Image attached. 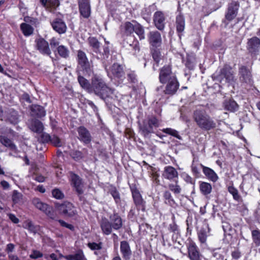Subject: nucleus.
Segmentation results:
<instances>
[{
  "label": "nucleus",
  "mask_w": 260,
  "mask_h": 260,
  "mask_svg": "<svg viewBox=\"0 0 260 260\" xmlns=\"http://www.w3.org/2000/svg\"><path fill=\"white\" fill-rule=\"evenodd\" d=\"M192 118L197 125L204 131H210L216 127V123L205 110L196 109L193 112Z\"/></svg>",
  "instance_id": "1"
},
{
  "label": "nucleus",
  "mask_w": 260,
  "mask_h": 260,
  "mask_svg": "<svg viewBox=\"0 0 260 260\" xmlns=\"http://www.w3.org/2000/svg\"><path fill=\"white\" fill-rule=\"evenodd\" d=\"M89 92H94L101 99L106 100L113 94V89L108 87L100 76L94 75L91 79Z\"/></svg>",
  "instance_id": "2"
},
{
  "label": "nucleus",
  "mask_w": 260,
  "mask_h": 260,
  "mask_svg": "<svg viewBox=\"0 0 260 260\" xmlns=\"http://www.w3.org/2000/svg\"><path fill=\"white\" fill-rule=\"evenodd\" d=\"M88 43L92 51L96 54V57L98 59L104 60L108 58L110 50L108 46H104L102 51L100 49V43L94 37H89L88 39Z\"/></svg>",
  "instance_id": "3"
},
{
  "label": "nucleus",
  "mask_w": 260,
  "mask_h": 260,
  "mask_svg": "<svg viewBox=\"0 0 260 260\" xmlns=\"http://www.w3.org/2000/svg\"><path fill=\"white\" fill-rule=\"evenodd\" d=\"M159 125V120L155 117L152 116L143 121L142 124L140 126V129L141 134L144 137H147L153 132L154 127H157Z\"/></svg>",
  "instance_id": "4"
},
{
  "label": "nucleus",
  "mask_w": 260,
  "mask_h": 260,
  "mask_svg": "<svg viewBox=\"0 0 260 260\" xmlns=\"http://www.w3.org/2000/svg\"><path fill=\"white\" fill-rule=\"evenodd\" d=\"M56 208L60 214L69 217H73L78 214L75 206L69 202L57 204L56 205Z\"/></svg>",
  "instance_id": "5"
},
{
  "label": "nucleus",
  "mask_w": 260,
  "mask_h": 260,
  "mask_svg": "<svg viewBox=\"0 0 260 260\" xmlns=\"http://www.w3.org/2000/svg\"><path fill=\"white\" fill-rule=\"evenodd\" d=\"M239 4L238 2L232 1L228 5L225 12L224 19L222 22L226 26L229 23L234 20L237 16L239 8Z\"/></svg>",
  "instance_id": "6"
},
{
  "label": "nucleus",
  "mask_w": 260,
  "mask_h": 260,
  "mask_svg": "<svg viewBox=\"0 0 260 260\" xmlns=\"http://www.w3.org/2000/svg\"><path fill=\"white\" fill-rule=\"evenodd\" d=\"M234 75L235 72L232 67L228 64H225L220 69L219 74L217 76L216 78L220 82L225 79L226 82L232 84L236 80Z\"/></svg>",
  "instance_id": "7"
},
{
  "label": "nucleus",
  "mask_w": 260,
  "mask_h": 260,
  "mask_svg": "<svg viewBox=\"0 0 260 260\" xmlns=\"http://www.w3.org/2000/svg\"><path fill=\"white\" fill-rule=\"evenodd\" d=\"M77 61L82 71L87 75H90L92 74V67L90 66L86 53L82 51L77 52Z\"/></svg>",
  "instance_id": "8"
},
{
  "label": "nucleus",
  "mask_w": 260,
  "mask_h": 260,
  "mask_svg": "<svg viewBox=\"0 0 260 260\" xmlns=\"http://www.w3.org/2000/svg\"><path fill=\"white\" fill-rule=\"evenodd\" d=\"M105 69L108 77L111 79L122 80L124 77L123 67L117 63H113L108 69Z\"/></svg>",
  "instance_id": "9"
},
{
  "label": "nucleus",
  "mask_w": 260,
  "mask_h": 260,
  "mask_svg": "<svg viewBox=\"0 0 260 260\" xmlns=\"http://www.w3.org/2000/svg\"><path fill=\"white\" fill-rule=\"evenodd\" d=\"M175 78L176 76L172 72L171 66H165L160 69L159 80L161 83H166L167 82Z\"/></svg>",
  "instance_id": "10"
},
{
  "label": "nucleus",
  "mask_w": 260,
  "mask_h": 260,
  "mask_svg": "<svg viewBox=\"0 0 260 260\" xmlns=\"http://www.w3.org/2000/svg\"><path fill=\"white\" fill-rule=\"evenodd\" d=\"M188 256L190 260H201L202 255L195 242L189 240L187 244Z\"/></svg>",
  "instance_id": "11"
},
{
  "label": "nucleus",
  "mask_w": 260,
  "mask_h": 260,
  "mask_svg": "<svg viewBox=\"0 0 260 260\" xmlns=\"http://www.w3.org/2000/svg\"><path fill=\"white\" fill-rule=\"evenodd\" d=\"M78 4L80 16L85 19L89 18L91 12L90 0H78Z\"/></svg>",
  "instance_id": "12"
},
{
  "label": "nucleus",
  "mask_w": 260,
  "mask_h": 260,
  "mask_svg": "<svg viewBox=\"0 0 260 260\" xmlns=\"http://www.w3.org/2000/svg\"><path fill=\"white\" fill-rule=\"evenodd\" d=\"M35 48L43 55H50L51 51L48 42L43 38L36 39L35 41Z\"/></svg>",
  "instance_id": "13"
},
{
  "label": "nucleus",
  "mask_w": 260,
  "mask_h": 260,
  "mask_svg": "<svg viewBox=\"0 0 260 260\" xmlns=\"http://www.w3.org/2000/svg\"><path fill=\"white\" fill-rule=\"evenodd\" d=\"M246 48L251 54H257L260 51V39L256 37L248 39Z\"/></svg>",
  "instance_id": "14"
},
{
  "label": "nucleus",
  "mask_w": 260,
  "mask_h": 260,
  "mask_svg": "<svg viewBox=\"0 0 260 260\" xmlns=\"http://www.w3.org/2000/svg\"><path fill=\"white\" fill-rule=\"evenodd\" d=\"M132 193L134 203L139 210L145 211V202L142 198L139 190L136 188H132Z\"/></svg>",
  "instance_id": "15"
},
{
  "label": "nucleus",
  "mask_w": 260,
  "mask_h": 260,
  "mask_svg": "<svg viewBox=\"0 0 260 260\" xmlns=\"http://www.w3.org/2000/svg\"><path fill=\"white\" fill-rule=\"evenodd\" d=\"M137 22L134 21L131 22H126L120 25V31L122 37H129L130 38L131 35L133 33L135 30L136 24Z\"/></svg>",
  "instance_id": "16"
},
{
  "label": "nucleus",
  "mask_w": 260,
  "mask_h": 260,
  "mask_svg": "<svg viewBox=\"0 0 260 260\" xmlns=\"http://www.w3.org/2000/svg\"><path fill=\"white\" fill-rule=\"evenodd\" d=\"M153 23L155 26L159 30H162L165 26L166 17L161 11H156L153 17Z\"/></svg>",
  "instance_id": "17"
},
{
  "label": "nucleus",
  "mask_w": 260,
  "mask_h": 260,
  "mask_svg": "<svg viewBox=\"0 0 260 260\" xmlns=\"http://www.w3.org/2000/svg\"><path fill=\"white\" fill-rule=\"evenodd\" d=\"M78 139L85 144H87L91 141V136L89 131L84 126H81L77 129Z\"/></svg>",
  "instance_id": "18"
},
{
  "label": "nucleus",
  "mask_w": 260,
  "mask_h": 260,
  "mask_svg": "<svg viewBox=\"0 0 260 260\" xmlns=\"http://www.w3.org/2000/svg\"><path fill=\"white\" fill-rule=\"evenodd\" d=\"M72 184L75 187L76 191L79 194L83 193V184L81 178L77 174L72 172H70Z\"/></svg>",
  "instance_id": "19"
},
{
  "label": "nucleus",
  "mask_w": 260,
  "mask_h": 260,
  "mask_svg": "<svg viewBox=\"0 0 260 260\" xmlns=\"http://www.w3.org/2000/svg\"><path fill=\"white\" fill-rule=\"evenodd\" d=\"M165 89L164 90L166 94L174 95L176 93L179 87V83L177 78L167 82Z\"/></svg>",
  "instance_id": "20"
},
{
  "label": "nucleus",
  "mask_w": 260,
  "mask_h": 260,
  "mask_svg": "<svg viewBox=\"0 0 260 260\" xmlns=\"http://www.w3.org/2000/svg\"><path fill=\"white\" fill-rule=\"evenodd\" d=\"M51 25L53 29L59 34L66 32L67 27L64 21L60 18H55L51 22Z\"/></svg>",
  "instance_id": "21"
},
{
  "label": "nucleus",
  "mask_w": 260,
  "mask_h": 260,
  "mask_svg": "<svg viewBox=\"0 0 260 260\" xmlns=\"http://www.w3.org/2000/svg\"><path fill=\"white\" fill-rule=\"evenodd\" d=\"M162 177L169 180H175L178 179V173L176 169L174 167L168 166L164 168V170L162 174Z\"/></svg>",
  "instance_id": "22"
},
{
  "label": "nucleus",
  "mask_w": 260,
  "mask_h": 260,
  "mask_svg": "<svg viewBox=\"0 0 260 260\" xmlns=\"http://www.w3.org/2000/svg\"><path fill=\"white\" fill-rule=\"evenodd\" d=\"M210 229L207 223L203 225L198 232V238L201 244L206 245L207 237L210 235Z\"/></svg>",
  "instance_id": "23"
},
{
  "label": "nucleus",
  "mask_w": 260,
  "mask_h": 260,
  "mask_svg": "<svg viewBox=\"0 0 260 260\" xmlns=\"http://www.w3.org/2000/svg\"><path fill=\"white\" fill-rule=\"evenodd\" d=\"M120 251L124 260H129L132 255L129 243L126 241L120 242Z\"/></svg>",
  "instance_id": "24"
},
{
  "label": "nucleus",
  "mask_w": 260,
  "mask_h": 260,
  "mask_svg": "<svg viewBox=\"0 0 260 260\" xmlns=\"http://www.w3.org/2000/svg\"><path fill=\"white\" fill-rule=\"evenodd\" d=\"M240 79L242 82L251 84L252 75L249 69L245 66H242L239 69Z\"/></svg>",
  "instance_id": "25"
},
{
  "label": "nucleus",
  "mask_w": 260,
  "mask_h": 260,
  "mask_svg": "<svg viewBox=\"0 0 260 260\" xmlns=\"http://www.w3.org/2000/svg\"><path fill=\"white\" fill-rule=\"evenodd\" d=\"M128 39L132 40V43H129L128 40L124 39L123 43V47L129 50L134 55H136L140 50L139 43L133 37H130Z\"/></svg>",
  "instance_id": "26"
},
{
  "label": "nucleus",
  "mask_w": 260,
  "mask_h": 260,
  "mask_svg": "<svg viewBox=\"0 0 260 260\" xmlns=\"http://www.w3.org/2000/svg\"><path fill=\"white\" fill-rule=\"evenodd\" d=\"M128 39L132 40V43H129L128 40L124 39L123 43V47L129 50L134 55H136L140 50L139 43L133 37H130Z\"/></svg>",
  "instance_id": "27"
},
{
  "label": "nucleus",
  "mask_w": 260,
  "mask_h": 260,
  "mask_svg": "<svg viewBox=\"0 0 260 260\" xmlns=\"http://www.w3.org/2000/svg\"><path fill=\"white\" fill-rule=\"evenodd\" d=\"M100 228L103 234L109 235L112 234L113 229L112 223L106 217H102L99 222Z\"/></svg>",
  "instance_id": "28"
},
{
  "label": "nucleus",
  "mask_w": 260,
  "mask_h": 260,
  "mask_svg": "<svg viewBox=\"0 0 260 260\" xmlns=\"http://www.w3.org/2000/svg\"><path fill=\"white\" fill-rule=\"evenodd\" d=\"M149 43L154 47L160 46L161 38L160 34L157 31H150L148 36Z\"/></svg>",
  "instance_id": "29"
},
{
  "label": "nucleus",
  "mask_w": 260,
  "mask_h": 260,
  "mask_svg": "<svg viewBox=\"0 0 260 260\" xmlns=\"http://www.w3.org/2000/svg\"><path fill=\"white\" fill-rule=\"evenodd\" d=\"M110 222L112 223L114 230H119L123 225L121 217L117 213H114L109 216Z\"/></svg>",
  "instance_id": "30"
},
{
  "label": "nucleus",
  "mask_w": 260,
  "mask_h": 260,
  "mask_svg": "<svg viewBox=\"0 0 260 260\" xmlns=\"http://www.w3.org/2000/svg\"><path fill=\"white\" fill-rule=\"evenodd\" d=\"M200 165L203 169L204 174L208 180L213 182H216L218 180L219 177L214 170L209 167L203 166L202 164Z\"/></svg>",
  "instance_id": "31"
},
{
  "label": "nucleus",
  "mask_w": 260,
  "mask_h": 260,
  "mask_svg": "<svg viewBox=\"0 0 260 260\" xmlns=\"http://www.w3.org/2000/svg\"><path fill=\"white\" fill-rule=\"evenodd\" d=\"M86 152L87 150L86 149H83L82 151L74 149L71 151L70 155L75 161L80 162L84 159Z\"/></svg>",
  "instance_id": "32"
},
{
  "label": "nucleus",
  "mask_w": 260,
  "mask_h": 260,
  "mask_svg": "<svg viewBox=\"0 0 260 260\" xmlns=\"http://www.w3.org/2000/svg\"><path fill=\"white\" fill-rule=\"evenodd\" d=\"M175 24L176 30L180 36L185 28V19L181 13L176 16Z\"/></svg>",
  "instance_id": "33"
},
{
  "label": "nucleus",
  "mask_w": 260,
  "mask_h": 260,
  "mask_svg": "<svg viewBox=\"0 0 260 260\" xmlns=\"http://www.w3.org/2000/svg\"><path fill=\"white\" fill-rule=\"evenodd\" d=\"M224 109L230 112H235L238 110L239 106L237 103L233 99H226L223 102Z\"/></svg>",
  "instance_id": "34"
},
{
  "label": "nucleus",
  "mask_w": 260,
  "mask_h": 260,
  "mask_svg": "<svg viewBox=\"0 0 260 260\" xmlns=\"http://www.w3.org/2000/svg\"><path fill=\"white\" fill-rule=\"evenodd\" d=\"M23 227L34 234H36L40 230V226L35 225L30 219H27L24 221Z\"/></svg>",
  "instance_id": "35"
},
{
  "label": "nucleus",
  "mask_w": 260,
  "mask_h": 260,
  "mask_svg": "<svg viewBox=\"0 0 260 260\" xmlns=\"http://www.w3.org/2000/svg\"><path fill=\"white\" fill-rule=\"evenodd\" d=\"M199 188L201 193L204 196L210 194L212 190L211 184L204 181L199 182Z\"/></svg>",
  "instance_id": "36"
},
{
  "label": "nucleus",
  "mask_w": 260,
  "mask_h": 260,
  "mask_svg": "<svg viewBox=\"0 0 260 260\" xmlns=\"http://www.w3.org/2000/svg\"><path fill=\"white\" fill-rule=\"evenodd\" d=\"M32 114L37 117L41 118L46 115V112L44 108L40 105H34L31 107Z\"/></svg>",
  "instance_id": "37"
},
{
  "label": "nucleus",
  "mask_w": 260,
  "mask_h": 260,
  "mask_svg": "<svg viewBox=\"0 0 260 260\" xmlns=\"http://www.w3.org/2000/svg\"><path fill=\"white\" fill-rule=\"evenodd\" d=\"M29 128L34 132L41 133L43 130V125L41 121L35 120L31 121Z\"/></svg>",
  "instance_id": "38"
},
{
  "label": "nucleus",
  "mask_w": 260,
  "mask_h": 260,
  "mask_svg": "<svg viewBox=\"0 0 260 260\" xmlns=\"http://www.w3.org/2000/svg\"><path fill=\"white\" fill-rule=\"evenodd\" d=\"M20 28L23 35L25 37L31 35L34 30L31 25L26 23H22L20 25Z\"/></svg>",
  "instance_id": "39"
},
{
  "label": "nucleus",
  "mask_w": 260,
  "mask_h": 260,
  "mask_svg": "<svg viewBox=\"0 0 260 260\" xmlns=\"http://www.w3.org/2000/svg\"><path fill=\"white\" fill-rule=\"evenodd\" d=\"M32 204L39 210L45 212L49 207L47 204L42 202L39 198H35L32 200Z\"/></svg>",
  "instance_id": "40"
},
{
  "label": "nucleus",
  "mask_w": 260,
  "mask_h": 260,
  "mask_svg": "<svg viewBox=\"0 0 260 260\" xmlns=\"http://www.w3.org/2000/svg\"><path fill=\"white\" fill-rule=\"evenodd\" d=\"M253 244L256 247H260V230L256 229L251 231Z\"/></svg>",
  "instance_id": "41"
},
{
  "label": "nucleus",
  "mask_w": 260,
  "mask_h": 260,
  "mask_svg": "<svg viewBox=\"0 0 260 260\" xmlns=\"http://www.w3.org/2000/svg\"><path fill=\"white\" fill-rule=\"evenodd\" d=\"M7 120L13 124H17L19 121V116L17 111L10 110L7 115Z\"/></svg>",
  "instance_id": "42"
},
{
  "label": "nucleus",
  "mask_w": 260,
  "mask_h": 260,
  "mask_svg": "<svg viewBox=\"0 0 260 260\" xmlns=\"http://www.w3.org/2000/svg\"><path fill=\"white\" fill-rule=\"evenodd\" d=\"M0 142L5 146L9 147L12 150H15L16 147L11 140L4 136H0Z\"/></svg>",
  "instance_id": "43"
},
{
  "label": "nucleus",
  "mask_w": 260,
  "mask_h": 260,
  "mask_svg": "<svg viewBox=\"0 0 260 260\" xmlns=\"http://www.w3.org/2000/svg\"><path fill=\"white\" fill-rule=\"evenodd\" d=\"M168 188L176 195L180 194L182 190L181 186L178 184L177 179L174 180V183H169L168 184Z\"/></svg>",
  "instance_id": "44"
},
{
  "label": "nucleus",
  "mask_w": 260,
  "mask_h": 260,
  "mask_svg": "<svg viewBox=\"0 0 260 260\" xmlns=\"http://www.w3.org/2000/svg\"><path fill=\"white\" fill-rule=\"evenodd\" d=\"M58 54L62 58H67L69 56L70 51L68 47L64 45H59L57 48Z\"/></svg>",
  "instance_id": "45"
},
{
  "label": "nucleus",
  "mask_w": 260,
  "mask_h": 260,
  "mask_svg": "<svg viewBox=\"0 0 260 260\" xmlns=\"http://www.w3.org/2000/svg\"><path fill=\"white\" fill-rule=\"evenodd\" d=\"M210 260H224V256L220 249H214L212 251Z\"/></svg>",
  "instance_id": "46"
},
{
  "label": "nucleus",
  "mask_w": 260,
  "mask_h": 260,
  "mask_svg": "<svg viewBox=\"0 0 260 260\" xmlns=\"http://www.w3.org/2000/svg\"><path fill=\"white\" fill-rule=\"evenodd\" d=\"M134 31L138 36L140 40H143L145 39L144 29L143 26L139 23L136 24Z\"/></svg>",
  "instance_id": "47"
},
{
  "label": "nucleus",
  "mask_w": 260,
  "mask_h": 260,
  "mask_svg": "<svg viewBox=\"0 0 260 260\" xmlns=\"http://www.w3.org/2000/svg\"><path fill=\"white\" fill-rule=\"evenodd\" d=\"M163 197L166 201V203L170 206H173L175 204V201L170 191H165L164 193Z\"/></svg>",
  "instance_id": "48"
},
{
  "label": "nucleus",
  "mask_w": 260,
  "mask_h": 260,
  "mask_svg": "<svg viewBox=\"0 0 260 260\" xmlns=\"http://www.w3.org/2000/svg\"><path fill=\"white\" fill-rule=\"evenodd\" d=\"M162 131L169 135L172 136L179 140H182V137L179 135L178 131L171 128H164Z\"/></svg>",
  "instance_id": "49"
},
{
  "label": "nucleus",
  "mask_w": 260,
  "mask_h": 260,
  "mask_svg": "<svg viewBox=\"0 0 260 260\" xmlns=\"http://www.w3.org/2000/svg\"><path fill=\"white\" fill-rule=\"evenodd\" d=\"M78 82L81 87L86 89L89 92V88L91 85L89 84L88 81L83 77L79 76L78 77Z\"/></svg>",
  "instance_id": "50"
},
{
  "label": "nucleus",
  "mask_w": 260,
  "mask_h": 260,
  "mask_svg": "<svg viewBox=\"0 0 260 260\" xmlns=\"http://www.w3.org/2000/svg\"><path fill=\"white\" fill-rule=\"evenodd\" d=\"M110 193L113 197L115 203L118 204L120 203V194L115 187H112L110 190Z\"/></svg>",
  "instance_id": "51"
},
{
  "label": "nucleus",
  "mask_w": 260,
  "mask_h": 260,
  "mask_svg": "<svg viewBox=\"0 0 260 260\" xmlns=\"http://www.w3.org/2000/svg\"><path fill=\"white\" fill-rule=\"evenodd\" d=\"M228 191L232 194L234 200L239 201L241 199V196L239 194L238 190L234 186H229Z\"/></svg>",
  "instance_id": "52"
},
{
  "label": "nucleus",
  "mask_w": 260,
  "mask_h": 260,
  "mask_svg": "<svg viewBox=\"0 0 260 260\" xmlns=\"http://www.w3.org/2000/svg\"><path fill=\"white\" fill-rule=\"evenodd\" d=\"M127 80L130 83H136L138 82L137 76L135 72L129 71L127 73Z\"/></svg>",
  "instance_id": "53"
},
{
  "label": "nucleus",
  "mask_w": 260,
  "mask_h": 260,
  "mask_svg": "<svg viewBox=\"0 0 260 260\" xmlns=\"http://www.w3.org/2000/svg\"><path fill=\"white\" fill-rule=\"evenodd\" d=\"M50 143L55 147H61L62 143L60 139L56 136L53 135L51 137Z\"/></svg>",
  "instance_id": "54"
},
{
  "label": "nucleus",
  "mask_w": 260,
  "mask_h": 260,
  "mask_svg": "<svg viewBox=\"0 0 260 260\" xmlns=\"http://www.w3.org/2000/svg\"><path fill=\"white\" fill-rule=\"evenodd\" d=\"M87 246L92 250H98L102 248L103 243L101 242L99 243L89 242L87 244Z\"/></svg>",
  "instance_id": "55"
},
{
  "label": "nucleus",
  "mask_w": 260,
  "mask_h": 260,
  "mask_svg": "<svg viewBox=\"0 0 260 260\" xmlns=\"http://www.w3.org/2000/svg\"><path fill=\"white\" fill-rule=\"evenodd\" d=\"M22 198V194L17 190H14L12 197V199L14 203L16 204L21 201Z\"/></svg>",
  "instance_id": "56"
},
{
  "label": "nucleus",
  "mask_w": 260,
  "mask_h": 260,
  "mask_svg": "<svg viewBox=\"0 0 260 260\" xmlns=\"http://www.w3.org/2000/svg\"><path fill=\"white\" fill-rule=\"evenodd\" d=\"M24 21L25 22V23H30L31 25L36 27L37 26V25L39 24L37 19L29 16L24 17Z\"/></svg>",
  "instance_id": "57"
},
{
  "label": "nucleus",
  "mask_w": 260,
  "mask_h": 260,
  "mask_svg": "<svg viewBox=\"0 0 260 260\" xmlns=\"http://www.w3.org/2000/svg\"><path fill=\"white\" fill-rule=\"evenodd\" d=\"M152 57L154 60L158 64L161 59V55L160 51L157 49H154L152 52Z\"/></svg>",
  "instance_id": "58"
},
{
  "label": "nucleus",
  "mask_w": 260,
  "mask_h": 260,
  "mask_svg": "<svg viewBox=\"0 0 260 260\" xmlns=\"http://www.w3.org/2000/svg\"><path fill=\"white\" fill-rule=\"evenodd\" d=\"M52 196L57 199H62L64 198V194L58 188L54 189L52 191Z\"/></svg>",
  "instance_id": "59"
},
{
  "label": "nucleus",
  "mask_w": 260,
  "mask_h": 260,
  "mask_svg": "<svg viewBox=\"0 0 260 260\" xmlns=\"http://www.w3.org/2000/svg\"><path fill=\"white\" fill-rule=\"evenodd\" d=\"M43 254L41 251L37 250H32L31 254L29 255V257L31 259H37L43 257Z\"/></svg>",
  "instance_id": "60"
},
{
  "label": "nucleus",
  "mask_w": 260,
  "mask_h": 260,
  "mask_svg": "<svg viewBox=\"0 0 260 260\" xmlns=\"http://www.w3.org/2000/svg\"><path fill=\"white\" fill-rule=\"evenodd\" d=\"M182 177L183 180L187 183L191 184H194L195 180L190 176L188 174L184 173L182 174Z\"/></svg>",
  "instance_id": "61"
},
{
  "label": "nucleus",
  "mask_w": 260,
  "mask_h": 260,
  "mask_svg": "<svg viewBox=\"0 0 260 260\" xmlns=\"http://www.w3.org/2000/svg\"><path fill=\"white\" fill-rule=\"evenodd\" d=\"M51 136L47 133H43L41 136V141L44 143H50Z\"/></svg>",
  "instance_id": "62"
},
{
  "label": "nucleus",
  "mask_w": 260,
  "mask_h": 260,
  "mask_svg": "<svg viewBox=\"0 0 260 260\" xmlns=\"http://www.w3.org/2000/svg\"><path fill=\"white\" fill-rule=\"evenodd\" d=\"M74 260H86L82 250H79L74 254Z\"/></svg>",
  "instance_id": "63"
},
{
  "label": "nucleus",
  "mask_w": 260,
  "mask_h": 260,
  "mask_svg": "<svg viewBox=\"0 0 260 260\" xmlns=\"http://www.w3.org/2000/svg\"><path fill=\"white\" fill-rule=\"evenodd\" d=\"M57 221H58V222L60 223V224L62 226L66 227V228L70 229L71 231H74V226L72 224H69V223L66 222L64 221H63V220H61V219L57 220Z\"/></svg>",
  "instance_id": "64"
}]
</instances>
